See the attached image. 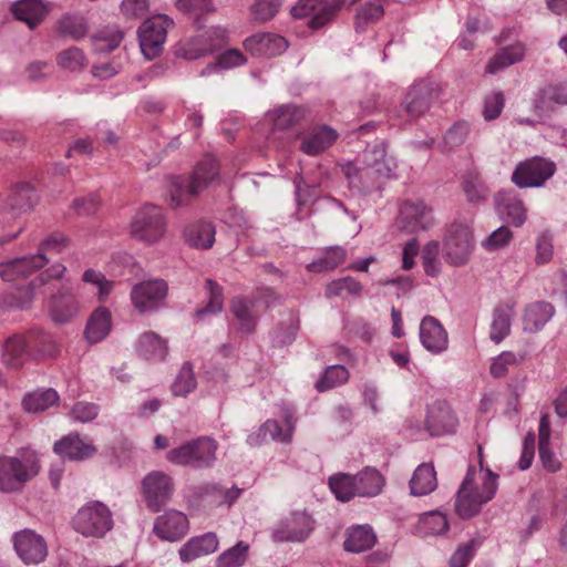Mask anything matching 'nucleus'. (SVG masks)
Here are the masks:
<instances>
[{
    "mask_svg": "<svg viewBox=\"0 0 567 567\" xmlns=\"http://www.w3.org/2000/svg\"><path fill=\"white\" fill-rule=\"evenodd\" d=\"M442 94L441 85L431 79L415 81L408 90L401 106L409 121L425 115Z\"/></svg>",
    "mask_w": 567,
    "mask_h": 567,
    "instance_id": "obj_4",
    "label": "nucleus"
},
{
    "mask_svg": "<svg viewBox=\"0 0 567 567\" xmlns=\"http://www.w3.org/2000/svg\"><path fill=\"white\" fill-rule=\"evenodd\" d=\"M166 224L162 209L153 204L144 205L131 223L134 238L148 244L157 241L164 235Z\"/></svg>",
    "mask_w": 567,
    "mask_h": 567,
    "instance_id": "obj_8",
    "label": "nucleus"
},
{
    "mask_svg": "<svg viewBox=\"0 0 567 567\" xmlns=\"http://www.w3.org/2000/svg\"><path fill=\"white\" fill-rule=\"evenodd\" d=\"M364 163L371 167L384 182L388 181L396 168L395 159L388 154L386 144L380 142L364 153Z\"/></svg>",
    "mask_w": 567,
    "mask_h": 567,
    "instance_id": "obj_32",
    "label": "nucleus"
},
{
    "mask_svg": "<svg viewBox=\"0 0 567 567\" xmlns=\"http://www.w3.org/2000/svg\"><path fill=\"white\" fill-rule=\"evenodd\" d=\"M205 285L208 290L209 298L205 308L196 310V316L198 318H202L206 313H218L223 310L224 306V291L221 286L213 279H206Z\"/></svg>",
    "mask_w": 567,
    "mask_h": 567,
    "instance_id": "obj_55",
    "label": "nucleus"
},
{
    "mask_svg": "<svg viewBox=\"0 0 567 567\" xmlns=\"http://www.w3.org/2000/svg\"><path fill=\"white\" fill-rule=\"evenodd\" d=\"M167 290V284L161 279L138 282L131 291L132 303L140 313L153 312L164 303Z\"/></svg>",
    "mask_w": 567,
    "mask_h": 567,
    "instance_id": "obj_14",
    "label": "nucleus"
},
{
    "mask_svg": "<svg viewBox=\"0 0 567 567\" xmlns=\"http://www.w3.org/2000/svg\"><path fill=\"white\" fill-rule=\"evenodd\" d=\"M515 316L516 302L514 300L502 301L495 306L489 326V339L494 343H501L511 334Z\"/></svg>",
    "mask_w": 567,
    "mask_h": 567,
    "instance_id": "obj_20",
    "label": "nucleus"
},
{
    "mask_svg": "<svg viewBox=\"0 0 567 567\" xmlns=\"http://www.w3.org/2000/svg\"><path fill=\"white\" fill-rule=\"evenodd\" d=\"M396 223L410 234L427 230L434 225L433 209L423 200H405L400 206Z\"/></svg>",
    "mask_w": 567,
    "mask_h": 567,
    "instance_id": "obj_13",
    "label": "nucleus"
},
{
    "mask_svg": "<svg viewBox=\"0 0 567 567\" xmlns=\"http://www.w3.org/2000/svg\"><path fill=\"white\" fill-rule=\"evenodd\" d=\"M218 537L213 532L194 536L179 549V559L184 563L193 561L215 553L218 549Z\"/></svg>",
    "mask_w": 567,
    "mask_h": 567,
    "instance_id": "obj_27",
    "label": "nucleus"
},
{
    "mask_svg": "<svg viewBox=\"0 0 567 567\" xmlns=\"http://www.w3.org/2000/svg\"><path fill=\"white\" fill-rule=\"evenodd\" d=\"M474 248L473 234L467 225L452 224L443 238V257L451 266L468 262Z\"/></svg>",
    "mask_w": 567,
    "mask_h": 567,
    "instance_id": "obj_5",
    "label": "nucleus"
},
{
    "mask_svg": "<svg viewBox=\"0 0 567 567\" xmlns=\"http://www.w3.org/2000/svg\"><path fill=\"white\" fill-rule=\"evenodd\" d=\"M457 426V417L444 401H436L429 406L425 429L431 436L452 434Z\"/></svg>",
    "mask_w": 567,
    "mask_h": 567,
    "instance_id": "obj_16",
    "label": "nucleus"
},
{
    "mask_svg": "<svg viewBox=\"0 0 567 567\" xmlns=\"http://www.w3.org/2000/svg\"><path fill=\"white\" fill-rule=\"evenodd\" d=\"M85 55L80 48L71 47L58 55V64L66 70L75 71L84 66Z\"/></svg>",
    "mask_w": 567,
    "mask_h": 567,
    "instance_id": "obj_64",
    "label": "nucleus"
},
{
    "mask_svg": "<svg viewBox=\"0 0 567 567\" xmlns=\"http://www.w3.org/2000/svg\"><path fill=\"white\" fill-rule=\"evenodd\" d=\"M313 529V520L305 512L293 513L275 533L280 542H302Z\"/></svg>",
    "mask_w": 567,
    "mask_h": 567,
    "instance_id": "obj_22",
    "label": "nucleus"
},
{
    "mask_svg": "<svg viewBox=\"0 0 567 567\" xmlns=\"http://www.w3.org/2000/svg\"><path fill=\"white\" fill-rule=\"evenodd\" d=\"M258 436L267 439L268 436L280 443H290L292 440V425L290 429H282L277 420H267L258 431Z\"/></svg>",
    "mask_w": 567,
    "mask_h": 567,
    "instance_id": "obj_59",
    "label": "nucleus"
},
{
    "mask_svg": "<svg viewBox=\"0 0 567 567\" xmlns=\"http://www.w3.org/2000/svg\"><path fill=\"white\" fill-rule=\"evenodd\" d=\"M519 360L517 355L512 351H504L497 357L493 358L489 373L493 378L499 379L508 373L509 367L517 365Z\"/></svg>",
    "mask_w": 567,
    "mask_h": 567,
    "instance_id": "obj_62",
    "label": "nucleus"
},
{
    "mask_svg": "<svg viewBox=\"0 0 567 567\" xmlns=\"http://www.w3.org/2000/svg\"><path fill=\"white\" fill-rule=\"evenodd\" d=\"M555 105H567V80L543 87L534 103L535 113L543 116L554 111Z\"/></svg>",
    "mask_w": 567,
    "mask_h": 567,
    "instance_id": "obj_29",
    "label": "nucleus"
},
{
    "mask_svg": "<svg viewBox=\"0 0 567 567\" xmlns=\"http://www.w3.org/2000/svg\"><path fill=\"white\" fill-rule=\"evenodd\" d=\"M72 526L84 537L101 538L113 527L112 513L105 504L93 501L78 511Z\"/></svg>",
    "mask_w": 567,
    "mask_h": 567,
    "instance_id": "obj_3",
    "label": "nucleus"
},
{
    "mask_svg": "<svg viewBox=\"0 0 567 567\" xmlns=\"http://www.w3.org/2000/svg\"><path fill=\"white\" fill-rule=\"evenodd\" d=\"M24 340L28 341V348L30 354L32 352L39 354H50L53 348V343L51 337L44 333L40 329H32L25 334H23Z\"/></svg>",
    "mask_w": 567,
    "mask_h": 567,
    "instance_id": "obj_58",
    "label": "nucleus"
},
{
    "mask_svg": "<svg viewBox=\"0 0 567 567\" xmlns=\"http://www.w3.org/2000/svg\"><path fill=\"white\" fill-rule=\"evenodd\" d=\"M556 173V164L547 158L535 156L516 165L512 182L519 188L542 187Z\"/></svg>",
    "mask_w": 567,
    "mask_h": 567,
    "instance_id": "obj_6",
    "label": "nucleus"
},
{
    "mask_svg": "<svg viewBox=\"0 0 567 567\" xmlns=\"http://www.w3.org/2000/svg\"><path fill=\"white\" fill-rule=\"evenodd\" d=\"M58 403L59 394L51 388L28 393L22 400L23 409L30 413L43 412Z\"/></svg>",
    "mask_w": 567,
    "mask_h": 567,
    "instance_id": "obj_43",
    "label": "nucleus"
},
{
    "mask_svg": "<svg viewBox=\"0 0 567 567\" xmlns=\"http://www.w3.org/2000/svg\"><path fill=\"white\" fill-rule=\"evenodd\" d=\"M112 316L105 307L96 308L90 316L84 334L90 343H97L106 338L111 331Z\"/></svg>",
    "mask_w": 567,
    "mask_h": 567,
    "instance_id": "obj_35",
    "label": "nucleus"
},
{
    "mask_svg": "<svg viewBox=\"0 0 567 567\" xmlns=\"http://www.w3.org/2000/svg\"><path fill=\"white\" fill-rule=\"evenodd\" d=\"M437 486L434 466L423 463L416 467L410 481L411 494L424 496L432 493Z\"/></svg>",
    "mask_w": 567,
    "mask_h": 567,
    "instance_id": "obj_38",
    "label": "nucleus"
},
{
    "mask_svg": "<svg viewBox=\"0 0 567 567\" xmlns=\"http://www.w3.org/2000/svg\"><path fill=\"white\" fill-rule=\"evenodd\" d=\"M204 47L188 51L190 58H202L225 48L228 44L227 30L221 27H212L202 33Z\"/></svg>",
    "mask_w": 567,
    "mask_h": 567,
    "instance_id": "obj_42",
    "label": "nucleus"
},
{
    "mask_svg": "<svg viewBox=\"0 0 567 567\" xmlns=\"http://www.w3.org/2000/svg\"><path fill=\"white\" fill-rule=\"evenodd\" d=\"M123 38V31L115 24L106 25L91 37L96 52H111L115 50Z\"/></svg>",
    "mask_w": 567,
    "mask_h": 567,
    "instance_id": "obj_44",
    "label": "nucleus"
},
{
    "mask_svg": "<svg viewBox=\"0 0 567 567\" xmlns=\"http://www.w3.org/2000/svg\"><path fill=\"white\" fill-rule=\"evenodd\" d=\"M218 443L210 436H200L179 446V465L193 468L212 467L216 461Z\"/></svg>",
    "mask_w": 567,
    "mask_h": 567,
    "instance_id": "obj_12",
    "label": "nucleus"
},
{
    "mask_svg": "<svg viewBox=\"0 0 567 567\" xmlns=\"http://www.w3.org/2000/svg\"><path fill=\"white\" fill-rule=\"evenodd\" d=\"M218 176V161L212 155H206L196 164L189 177V182L186 186V193L189 194L190 196H197L205 188H207L208 185H210Z\"/></svg>",
    "mask_w": 567,
    "mask_h": 567,
    "instance_id": "obj_21",
    "label": "nucleus"
},
{
    "mask_svg": "<svg viewBox=\"0 0 567 567\" xmlns=\"http://www.w3.org/2000/svg\"><path fill=\"white\" fill-rule=\"evenodd\" d=\"M154 534L162 540H177V511H169L155 519Z\"/></svg>",
    "mask_w": 567,
    "mask_h": 567,
    "instance_id": "obj_51",
    "label": "nucleus"
},
{
    "mask_svg": "<svg viewBox=\"0 0 567 567\" xmlns=\"http://www.w3.org/2000/svg\"><path fill=\"white\" fill-rule=\"evenodd\" d=\"M10 10L17 20L24 22L31 30L35 29L50 11L43 0H17Z\"/></svg>",
    "mask_w": 567,
    "mask_h": 567,
    "instance_id": "obj_28",
    "label": "nucleus"
},
{
    "mask_svg": "<svg viewBox=\"0 0 567 567\" xmlns=\"http://www.w3.org/2000/svg\"><path fill=\"white\" fill-rule=\"evenodd\" d=\"M56 29L62 37L79 41L87 34L89 25L84 17L66 13L59 19Z\"/></svg>",
    "mask_w": 567,
    "mask_h": 567,
    "instance_id": "obj_45",
    "label": "nucleus"
},
{
    "mask_svg": "<svg viewBox=\"0 0 567 567\" xmlns=\"http://www.w3.org/2000/svg\"><path fill=\"white\" fill-rule=\"evenodd\" d=\"M338 138L333 128L322 125L312 128L303 138L300 150L307 155L316 156L329 148Z\"/></svg>",
    "mask_w": 567,
    "mask_h": 567,
    "instance_id": "obj_31",
    "label": "nucleus"
},
{
    "mask_svg": "<svg viewBox=\"0 0 567 567\" xmlns=\"http://www.w3.org/2000/svg\"><path fill=\"white\" fill-rule=\"evenodd\" d=\"M101 206V198L97 193H90L85 196L74 198L69 207V213L78 217H89L96 214Z\"/></svg>",
    "mask_w": 567,
    "mask_h": 567,
    "instance_id": "obj_54",
    "label": "nucleus"
},
{
    "mask_svg": "<svg viewBox=\"0 0 567 567\" xmlns=\"http://www.w3.org/2000/svg\"><path fill=\"white\" fill-rule=\"evenodd\" d=\"M280 7V0H256L251 7L252 19L256 22H267L276 16Z\"/></svg>",
    "mask_w": 567,
    "mask_h": 567,
    "instance_id": "obj_61",
    "label": "nucleus"
},
{
    "mask_svg": "<svg viewBox=\"0 0 567 567\" xmlns=\"http://www.w3.org/2000/svg\"><path fill=\"white\" fill-rule=\"evenodd\" d=\"M142 496L146 507L159 512L174 494V482L162 471H153L144 476L141 483Z\"/></svg>",
    "mask_w": 567,
    "mask_h": 567,
    "instance_id": "obj_10",
    "label": "nucleus"
},
{
    "mask_svg": "<svg viewBox=\"0 0 567 567\" xmlns=\"http://www.w3.org/2000/svg\"><path fill=\"white\" fill-rule=\"evenodd\" d=\"M349 379L348 370L341 364L328 367L315 388L318 392H324L346 383Z\"/></svg>",
    "mask_w": 567,
    "mask_h": 567,
    "instance_id": "obj_50",
    "label": "nucleus"
},
{
    "mask_svg": "<svg viewBox=\"0 0 567 567\" xmlns=\"http://www.w3.org/2000/svg\"><path fill=\"white\" fill-rule=\"evenodd\" d=\"M11 542L17 556L24 565H39L49 554L44 537L31 528L14 532Z\"/></svg>",
    "mask_w": 567,
    "mask_h": 567,
    "instance_id": "obj_11",
    "label": "nucleus"
},
{
    "mask_svg": "<svg viewBox=\"0 0 567 567\" xmlns=\"http://www.w3.org/2000/svg\"><path fill=\"white\" fill-rule=\"evenodd\" d=\"M248 551L249 545L240 540L217 557L216 567H241L248 558Z\"/></svg>",
    "mask_w": 567,
    "mask_h": 567,
    "instance_id": "obj_53",
    "label": "nucleus"
},
{
    "mask_svg": "<svg viewBox=\"0 0 567 567\" xmlns=\"http://www.w3.org/2000/svg\"><path fill=\"white\" fill-rule=\"evenodd\" d=\"M244 47L256 56H275L286 51L288 42L274 33H257L244 41Z\"/></svg>",
    "mask_w": 567,
    "mask_h": 567,
    "instance_id": "obj_24",
    "label": "nucleus"
},
{
    "mask_svg": "<svg viewBox=\"0 0 567 567\" xmlns=\"http://www.w3.org/2000/svg\"><path fill=\"white\" fill-rule=\"evenodd\" d=\"M384 14L383 4L367 2L362 6L355 16L357 31H363L369 23L379 21Z\"/></svg>",
    "mask_w": 567,
    "mask_h": 567,
    "instance_id": "obj_57",
    "label": "nucleus"
},
{
    "mask_svg": "<svg viewBox=\"0 0 567 567\" xmlns=\"http://www.w3.org/2000/svg\"><path fill=\"white\" fill-rule=\"evenodd\" d=\"M342 172L347 177L351 188L357 189L359 193L364 195L380 190L385 183L364 162L362 167H358L351 162L346 163L342 166Z\"/></svg>",
    "mask_w": 567,
    "mask_h": 567,
    "instance_id": "obj_18",
    "label": "nucleus"
},
{
    "mask_svg": "<svg viewBox=\"0 0 567 567\" xmlns=\"http://www.w3.org/2000/svg\"><path fill=\"white\" fill-rule=\"evenodd\" d=\"M440 244L436 240L429 241L421 255L424 272L430 277H436L441 272V261L439 259Z\"/></svg>",
    "mask_w": 567,
    "mask_h": 567,
    "instance_id": "obj_56",
    "label": "nucleus"
},
{
    "mask_svg": "<svg viewBox=\"0 0 567 567\" xmlns=\"http://www.w3.org/2000/svg\"><path fill=\"white\" fill-rule=\"evenodd\" d=\"M230 311L240 321L241 329L251 332L255 328L256 316L251 310V302L245 298L236 297L230 301Z\"/></svg>",
    "mask_w": 567,
    "mask_h": 567,
    "instance_id": "obj_52",
    "label": "nucleus"
},
{
    "mask_svg": "<svg viewBox=\"0 0 567 567\" xmlns=\"http://www.w3.org/2000/svg\"><path fill=\"white\" fill-rule=\"evenodd\" d=\"M555 315L550 302L536 301L527 305L523 312L524 330L530 333L540 331Z\"/></svg>",
    "mask_w": 567,
    "mask_h": 567,
    "instance_id": "obj_33",
    "label": "nucleus"
},
{
    "mask_svg": "<svg viewBox=\"0 0 567 567\" xmlns=\"http://www.w3.org/2000/svg\"><path fill=\"white\" fill-rule=\"evenodd\" d=\"M37 203L34 188L29 183L16 185L7 198L4 207L13 213H25Z\"/></svg>",
    "mask_w": 567,
    "mask_h": 567,
    "instance_id": "obj_37",
    "label": "nucleus"
},
{
    "mask_svg": "<svg viewBox=\"0 0 567 567\" xmlns=\"http://www.w3.org/2000/svg\"><path fill=\"white\" fill-rule=\"evenodd\" d=\"M377 540V536L369 525H358L348 529L344 540V549L351 553H362L370 549Z\"/></svg>",
    "mask_w": 567,
    "mask_h": 567,
    "instance_id": "obj_36",
    "label": "nucleus"
},
{
    "mask_svg": "<svg viewBox=\"0 0 567 567\" xmlns=\"http://www.w3.org/2000/svg\"><path fill=\"white\" fill-rule=\"evenodd\" d=\"M480 545L481 542L476 539L460 545L450 558V567H467Z\"/></svg>",
    "mask_w": 567,
    "mask_h": 567,
    "instance_id": "obj_63",
    "label": "nucleus"
},
{
    "mask_svg": "<svg viewBox=\"0 0 567 567\" xmlns=\"http://www.w3.org/2000/svg\"><path fill=\"white\" fill-rule=\"evenodd\" d=\"M53 452L63 461L83 462L92 458L97 449L79 432H71L54 442Z\"/></svg>",
    "mask_w": 567,
    "mask_h": 567,
    "instance_id": "obj_15",
    "label": "nucleus"
},
{
    "mask_svg": "<svg viewBox=\"0 0 567 567\" xmlns=\"http://www.w3.org/2000/svg\"><path fill=\"white\" fill-rule=\"evenodd\" d=\"M476 468L468 466L466 475L456 493L455 512L462 519H470L481 512L496 493L498 475L487 470L481 481Z\"/></svg>",
    "mask_w": 567,
    "mask_h": 567,
    "instance_id": "obj_1",
    "label": "nucleus"
},
{
    "mask_svg": "<svg viewBox=\"0 0 567 567\" xmlns=\"http://www.w3.org/2000/svg\"><path fill=\"white\" fill-rule=\"evenodd\" d=\"M136 351L146 360L162 361L167 355V344L158 334L150 331L140 337Z\"/></svg>",
    "mask_w": 567,
    "mask_h": 567,
    "instance_id": "obj_39",
    "label": "nucleus"
},
{
    "mask_svg": "<svg viewBox=\"0 0 567 567\" xmlns=\"http://www.w3.org/2000/svg\"><path fill=\"white\" fill-rule=\"evenodd\" d=\"M329 487L340 502H349L357 495L354 475L338 473L329 477Z\"/></svg>",
    "mask_w": 567,
    "mask_h": 567,
    "instance_id": "obj_46",
    "label": "nucleus"
},
{
    "mask_svg": "<svg viewBox=\"0 0 567 567\" xmlns=\"http://www.w3.org/2000/svg\"><path fill=\"white\" fill-rule=\"evenodd\" d=\"M28 341L23 334L17 333L9 337L2 346L1 361L10 369H20L30 358Z\"/></svg>",
    "mask_w": 567,
    "mask_h": 567,
    "instance_id": "obj_30",
    "label": "nucleus"
},
{
    "mask_svg": "<svg viewBox=\"0 0 567 567\" xmlns=\"http://www.w3.org/2000/svg\"><path fill=\"white\" fill-rule=\"evenodd\" d=\"M277 130H289L300 124L307 116V110L298 105H281L269 113Z\"/></svg>",
    "mask_w": 567,
    "mask_h": 567,
    "instance_id": "obj_40",
    "label": "nucleus"
},
{
    "mask_svg": "<svg viewBox=\"0 0 567 567\" xmlns=\"http://www.w3.org/2000/svg\"><path fill=\"white\" fill-rule=\"evenodd\" d=\"M78 301L69 288L61 287L49 301V312L56 323H66L78 313Z\"/></svg>",
    "mask_w": 567,
    "mask_h": 567,
    "instance_id": "obj_26",
    "label": "nucleus"
},
{
    "mask_svg": "<svg viewBox=\"0 0 567 567\" xmlns=\"http://www.w3.org/2000/svg\"><path fill=\"white\" fill-rule=\"evenodd\" d=\"M470 133V126L466 122H457L444 135L443 145L446 151H453L461 145L467 138Z\"/></svg>",
    "mask_w": 567,
    "mask_h": 567,
    "instance_id": "obj_60",
    "label": "nucleus"
},
{
    "mask_svg": "<svg viewBox=\"0 0 567 567\" xmlns=\"http://www.w3.org/2000/svg\"><path fill=\"white\" fill-rule=\"evenodd\" d=\"M343 3L344 0H299L291 8V16L296 19L309 18V28L318 30L336 18Z\"/></svg>",
    "mask_w": 567,
    "mask_h": 567,
    "instance_id": "obj_7",
    "label": "nucleus"
},
{
    "mask_svg": "<svg viewBox=\"0 0 567 567\" xmlns=\"http://www.w3.org/2000/svg\"><path fill=\"white\" fill-rule=\"evenodd\" d=\"M169 24H173V20L164 14H157L146 19L138 28L140 48L147 60H152L162 53Z\"/></svg>",
    "mask_w": 567,
    "mask_h": 567,
    "instance_id": "obj_9",
    "label": "nucleus"
},
{
    "mask_svg": "<svg viewBox=\"0 0 567 567\" xmlns=\"http://www.w3.org/2000/svg\"><path fill=\"white\" fill-rule=\"evenodd\" d=\"M216 227L213 221L198 219L188 224L183 231L185 244L198 250H208L214 246Z\"/></svg>",
    "mask_w": 567,
    "mask_h": 567,
    "instance_id": "obj_25",
    "label": "nucleus"
},
{
    "mask_svg": "<svg viewBox=\"0 0 567 567\" xmlns=\"http://www.w3.org/2000/svg\"><path fill=\"white\" fill-rule=\"evenodd\" d=\"M49 262L45 255L35 254L0 262V277L6 281H18L29 277Z\"/></svg>",
    "mask_w": 567,
    "mask_h": 567,
    "instance_id": "obj_17",
    "label": "nucleus"
},
{
    "mask_svg": "<svg viewBox=\"0 0 567 567\" xmlns=\"http://www.w3.org/2000/svg\"><path fill=\"white\" fill-rule=\"evenodd\" d=\"M358 497H375L385 486V477L379 470L365 466L354 475Z\"/></svg>",
    "mask_w": 567,
    "mask_h": 567,
    "instance_id": "obj_34",
    "label": "nucleus"
},
{
    "mask_svg": "<svg viewBox=\"0 0 567 567\" xmlns=\"http://www.w3.org/2000/svg\"><path fill=\"white\" fill-rule=\"evenodd\" d=\"M65 270L66 268L64 265L54 264L47 270L42 271L39 276H37V278L31 280L27 288V292L30 299L35 296L40 288L48 285L54 286V282L59 281L63 277Z\"/></svg>",
    "mask_w": 567,
    "mask_h": 567,
    "instance_id": "obj_48",
    "label": "nucleus"
},
{
    "mask_svg": "<svg viewBox=\"0 0 567 567\" xmlns=\"http://www.w3.org/2000/svg\"><path fill=\"white\" fill-rule=\"evenodd\" d=\"M298 329V322L293 317L289 316L287 319L281 320L271 332L272 346L276 348H282L292 343L296 339Z\"/></svg>",
    "mask_w": 567,
    "mask_h": 567,
    "instance_id": "obj_49",
    "label": "nucleus"
},
{
    "mask_svg": "<svg viewBox=\"0 0 567 567\" xmlns=\"http://www.w3.org/2000/svg\"><path fill=\"white\" fill-rule=\"evenodd\" d=\"M346 250L341 247H330L324 255L307 265V270L311 272H324L333 270L346 260Z\"/></svg>",
    "mask_w": 567,
    "mask_h": 567,
    "instance_id": "obj_47",
    "label": "nucleus"
},
{
    "mask_svg": "<svg viewBox=\"0 0 567 567\" xmlns=\"http://www.w3.org/2000/svg\"><path fill=\"white\" fill-rule=\"evenodd\" d=\"M420 340L423 347L432 353H441L447 349V332L440 321L432 317L425 316L420 324Z\"/></svg>",
    "mask_w": 567,
    "mask_h": 567,
    "instance_id": "obj_23",
    "label": "nucleus"
},
{
    "mask_svg": "<svg viewBox=\"0 0 567 567\" xmlns=\"http://www.w3.org/2000/svg\"><path fill=\"white\" fill-rule=\"evenodd\" d=\"M524 54L525 49L522 44H513L502 48L493 55V58H491L486 64L485 72L495 74L501 70L519 62L524 58Z\"/></svg>",
    "mask_w": 567,
    "mask_h": 567,
    "instance_id": "obj_41",
    "label": "nucleus"
},
{
    "mask_svg": "<svg viewBox=\"0 0 567 567\" xmlns=\"http://www.w3.org/2000/svg\"><path fill=\"white\" fill-rule=\"evenodd\" d=\"M496 212L508 224L520 227L527 219V209L514 192L501 190L495 196Z\"/></svg>",
    "mask_w": 567,
    "mask_h": 567,
    "instance_id": "obj_19",
    "label": "nucleus"
},
{
    "mask_svg": "<svg viewBox=\"0 0 567 567\" xmlns=\"http://www.w3.org/2000/svg\"><path fill=\"white\" fill-rule=\"evenodd\" d=\"M35 453L18 456H0V493L20 492L40 472Z\"/></svg>",
    "mask_w": 567,
    "mask_h": 567,
    "instance_id": "obj_2",
    "label": "nucleus"
}]
</instances>
